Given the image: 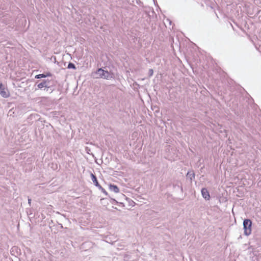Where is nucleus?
I'll return each instance as SVG.
<instances>
[{"instance_id":"14","label":"nucleus","mask_w":261,"mask_h":261,"mask_svg":"<svg viewBox=\"0 0 261 261\" xmlns=\"http://www.w3.org/2000/svg\"><path fill=\"white\" fill-rule=\"evenodd\" d=\"M28 203L30 204V205H31V199H28Z\"/></svg>"},{"instance_id":"9","label":"nucleus","mask_w":261,"mask_h":261,"mask_svg":"<svg viewBox=\"0 0 261 261\" xmlns=\"http://www.w3.org/2000/svg\"><path fill=\"white\" fill-rule=\"evenodd\" d=\"M67 68L68 69H76V68L75 67V65L73 63H72L71 62L69 63V64L68 65V66H67Z\"/></svg>"},{"instance_id":"5","label":"nucleus","mask_w":261,"mask_h":261,"mask_svg":"<svg viewBox=\"0 0 261 261\" xmlns=\"http://www.w3.org/2000/svg\"><path fill=\"white\" fill-rule=\"evenodd\" d=\"M201 194L202 195V197L205 199V200H209L210 198V195L209 192L207 191V190L205 188H203L201 189Z\"/></svg>"},{"instance_id":"8","label":"nucleus","mask_w":261,"mask_h":261,"mask_svg":"<svg viewBox=\"0 0 261 261\" xmlns=\"http://www.w3.org/2000/svg\"><path fill=\"white\" fill-rule=\"evenodd\" d=\"M109 189L111 191H113L115 193H118L119 192L118 187L114 185L110 184L109 186Z\"/></svg>"},{"instance_id":"3","label":"nucleus","mask_w":261,"mask_h":261,"mask_svg":"<svg viewBox=\"0 0 261 261\" xmlns=\"http://www.w3.org/2000/svg\"><path fill=\"white\" fill-rule=\"evenodd\" d=\"M51 87L50 82L48 80H43L42 82L37 85V87L39 89L42 88L43 87L47 88V90Z\"/></svg>"},{"instance_id":"2","label":"nucleus","mask_w":261,"mask_h":261,"mask_svg":"<svg viewBox=\"0 0 261 261\" xmlns=\"http://www.w3.org/2000/svg\"><path fill=\"white\" fill-rule=\"evenodd\" d=\"M252 222L250 219H245L243 221L244 234L249 236L251 232Z\"/></svg>"},{"instance_id":"12","label":"nucleus","mask_w":261,"mask_h":261,"mask_svg":"<svg viewBox=\"0 0 261 261\" xmlns=\"http://www.w3.org/2000/svg\"><path fill=\"white\" fill-rule=\"evenodd\" d=\"M149 73V76H152V74H153V69H150L149 70V73Z\"/></svg>"},{"instance_id":"10","label":"nucleus","mask_w":261,"mask_h":261,"mask_svg":"<svg viewBox=\"0 0 261 261\" xmlns=\"http://www.w3.org/2000/svg\"><path fill=\"white\" fill-rule=\"evenodd\" d=\"M45 77V73H43V74H38V75H36L35 76V78L36 79H41V78H44Z\"/></svg>"},{"instance_id":"4","label":"nucleus","mask_w":261,"mask_h":261,"mask_svg":"<svg viewBox=\"0 0 261 261\" xmlns=\"http://www.w3.org/2000/svg\"><path fill=\"white\" fill-rule=\"evenodd\" d=\"M0 94L3 97L7 98L9 96V92L6 89L5 86L0 82Z\"/></svg>"},{"instance_id":"1","label":"nucleus","mask_w":261,"mask_h":261,"mask_svg":"<svg viewBox=\"0 0 261 261\" xmlns=\"http://www.w3.org/2000/svg\"><path fill=\"white\" fill-rule=\"evenodd\" d=\"M96 74L98 76L97 77L102 78L106 80H110L113 77V74L108 71L105 70L102 68H99L97 70Z\"/></svg>"},{"instance_id":"13","label":"nucleus","mask_w":261,"mask_h":261,"mask_svg":"<svg viewBox=\"0 0 261 261\" xmlns=\"http://www.w3.org/2000/svg\"><path fill=\"white\" fill-rule=\"evenodd\" d=\"M51 75H52L51 73H50V72H48V73L45 74V77H47V76H51Z\"/></svg>"},{"instance_id":"11","label":"nucleus","mask_w":261,"mask_h":261,"mask_svg":"<svg viewBox=\"0 0 261 261\" xmlns=\"http://www.w3.org/2000/svg\"><path fill=\"white\" fill-rule=\"evenodd\" d=\"M99 189H100L102 192H103L106 195H108V193L107 191L101 186V188H98Z\"/></svg>"},{"instance_id":"6","label":"nucleus","mask_w":261,"mask_h":261,"mask_svg":"<svg viewBox=\"0 0 261 261\" xmlns=\"http://www.w3.org/2000/svg\"><path fill=\"white\" fill-rule=\"evenodd\" d=\"M91 177L92 180L93 182L94 185L98 188H101V186L99 184V183L97 181L96 176L94 174H93V173H91Z\"/></svg>"},{"instance_id":"7","label":"nucleus","mask_w":261,"mask_h":261,"mask_svg":"<svg viewBox=\"0 0 261 261\" xmlns=\"http://www.w3.org/2000/svg\"><path fill=\"white\" fill-rule=\"evenodd\" d=\"M187 177L188 178L190 179V182H191L193 179L195 178V173L193 171H188L187 174Z\"/></svg>"}]
</instances>
